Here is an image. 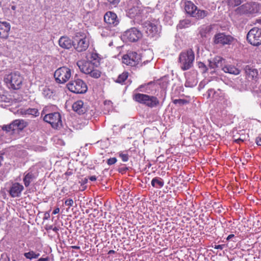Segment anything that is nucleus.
<instances>
[{
  "mask_svg": "<svg viewBox=\"0 0 261 261\" xmlns=\"http://www.w3.org/2000/svg\"><path fill=\"white\" fill-rule=\"evenodd\" d=\"M187 102L186 100L181 99H175L173 101L174 104H179V105H183L186 103Z\"/></svg>",
  "mask_w": 261,
  "mask_h": 261,
  "instance_id": "obj_39",
  "label": "nucleus"
},
{
  "mask_svg": "<svg viewBox=\"0 0 261 261\" xmlns=\"http://www.w3.org/2000/svg\"><path fill=\"white\" fill-rule=\"evenodd\" d=\"M37 261H50L48 257L40 258Z\"/></svg>",
  "mask_w": 261,
  "mask_h": 261,
  "instance_id": "obj_50",
  "label": "nucleus"
},
{
  "mask_svg": "<svg viewBox=\"0 0 261 261\" xmlns=\"http://www.w3.org/2000/svg\"><path fill=\"white\" fill-rule=\"evenodd\" d=\"M222 70L226 73L230 74L238 75L240 73V70L234 66L231 65H226L224 66Z\"/></svg>",
  "mask_w": 261,
  "mask_h": 261,
  "instance_id": "obj_25",
  "label": "nucleus"
},
{
  "mask_svg": "<svg viewBox=\"0 0 261 261\" xmlns=\"http://www.w3.org/2000/svg\"><path fill=\"white\" fill-rule=\"evenodd\" d=\"M198 67L199 68L201 69V72H205L207 70V68L206 66L202 62H199L198 63Z\"/></svg>",
  "mask_w": 261,
  "mask_h": 261,
  "instance_id": "obj_40",
  "label": "nucleus"
},
{
  "mask_svg": "<svg viewBox=\"0 0 261 261\" xmlns=\"http://www.w3.org/2000/svg\"><path fill=\"white\" fill-rule=\"evenodd\" d=\"M46 108H45L44 109H43L42 112V115L43 114H45V111H46Z\"/></svg>",
  "mask_w": 261,
  "mask_h": 261,
  "instance_id": "obj_54",
  "label": "nucleus"
},
{
  "mask_svg": "<svg viewBox=\"0 0 261 261\" xmlns=\"http://www.w3.org/2000/svg\"><path fill=\"white\" fill-rule=\"evenodd\" d=\"M59 45L63 48L69 49L73 44L72 41L69 37L62 36L59 40Z\"/></svg>",
  "mask_w": 261,
  "mask_h": 261,
  "instance_id": "obj_20",
  "label": "nucleus"
},
{
  "mask_svg": "<svg viewBox=\"0 0 261 261\" xmlns=\"http://www.w3.org/2000/svg\"><path fill=\"white\" fill-rule=\"evenodd\" d=\"M159 103L158 98L153 96H148L147 98L146 105L149 107L153 108L157 106Z\"/></svg>",
  "mask_w": 261,
  "mask_h": 261,
  "instance_id": "obj_27",
  "label": "nucleus"
},
{
  "mask_svg": "<svg viewBox=\"0 0 261 261\" xmlns=\"http://www.w3.org/2000/svg\"><path fill=\"white\" fill-rule=\"evenodd\" d=\"M224 245H218L214 246V248L216 249L222 250L224 248Z\"/></svg>",
  "mask_w": 261,
  "mask_h": 261,
  "instance_id": "obj_46",
  "label": "nucleus"
},
{
  "mask_svg": "<svg viewBox=\"0 0 261 261\" xmlns=\"http://www.w3.org/2000/svg\"><path fill=\"white\" fill-rule=\"evenodd\" d=\"M72 248H75V249H78V248H79V247H77V246H72Z\"/></svg>",
  "mask_w": 261,
  "mask_h": 261,
  "instance_id": "obj_58",
  "label": "nucleus"
},
{
  "mask_svg": "<svg viewBox=\"0 0 261 261\" xmlns=\"http://www.w3.org/2000/svg\"><path fill=\"white\" fill-rule=\"evenodd\" d=\"M259 5L255 2H248L237 8L236 12L242 14H254L259 12Z\"/></svg>",
  "mask_w": 261,
  "mask_h": 261,
  "instance_id": "obj_6",
  "label": "nucleus"
},
{
  "mask_svg": "<svg viewBox=\"0 0 261 261\" xmlns=\"http://www.w3.org/2000/svg\"><path fill=\"white\" fill-rule=\"evenodd\" d=\"M10 9L14 11V13H15V10L16 9V6L15 5H11L10 6Z\"/></svg>",
  "mask_w": 261,
  "mask_h": 261,
  "instance_id": "obj_47",
  "label": "nucleus"
},
{
  "mask_svg": "<svg viewBox=\"0 0 261 261\" xmlns=\"http://www.w3.org/2000/svg\"><path fill=\"white\" fill-rule=\"evenodd\" d=\"M122 60L123 64L130 66H135L139 63L140 57L136 53L130 52L124 55Z\"/></svg>",
  "mask_w": 261,
  "mask_h": 261,
  "instance_id": "obj_13",
  "label": "nucleus"
},
{
  "mask_svg": "<svg viewBox=\"0 0 261 261\" xmlns=\"http://www.w3.org/2000/svg\"><path fill=\"white\" fill-rule=\"evenodd\" d=\"M22 115L27 116L32 115L34 117H37L39 115V112L38 109L35 108H29L27 109L23 110L21 111Z\"/></svg>",
  "mask_w": 261,
  "mask_h": 261,
  "instance_id": "obj_26",
  "label": "nucleus"
},
{
  "mask_svg": "<svg viewBox=\"0 0 261 261\" xmlns=\"http://www.w3.org/2000/svg\"><path fill=\"white\" fill-rule=\"evenodd\" d=\"M43 120L45 122L49 123L52 127L56 129H59L62 126L61 116L58 112L45 114L43 117Z\"/></svg>",
  "mask_w": 261,
  "mask_h": 261,
  "instance_id": "obj_9",
  "label": "nucleus"
},
{
  "mask_svg": "<svg viewBox=\"0 0 261 261\" xmlns=\"http://www.w3.org/2000/svg\"><path fill=\"white\" fill-rule=\"evenodd\" d=\"M10 30V24L6 21H0V37L6 38Z\"/></svg>",
  "mask_w": 261,
  "mask_h": 261,
  "instance_id": "obj_18",
  "label": "nucleus"
},
{
  "mask_svg": "<svg viewBox=\"0 0 261 261\" xmlns=\"http://www.w3.org/2000/svg\"><path fill=\"white\" fill-rule=\"evenodd\" d=\"M6 99L7 97L5 95L0 94V101L6 102L7 101Z\"/></svg>",
  "mask_w": 261,
  "mask_h": 261,
  "instance_id": "obj_45",
  "label": "nucleus"
},
{
  "mask_svg": "<svg viewBox=\"0 0 261 261\" xmlns=\"http://www.w3.org/2000/svg\"><path fill=\"white\" fill-rule=\"evenodd\" d=\"M2 140L3 141H4L6 142H9V141L10 140V139H9V140H8V141H7V140H5V139H3V138H2Z\"/></svg>",
  "mask_w": 261,
  "mask_h": 261,
  "instance_id": "obj_56",
  "label": "nucleus"
},
{
  "mask_svg": "<svg viewBox=\"0 0 261 261\" xmlns=\"http://www.w3.org/2000/svg\"><path fill=\"white\" fill-rule=\"evenodd\" d=\"M71 76V70L66 66L58 68L54 73V77L56 82L60 84L65 83Z\"/></svg>",
  "mask_w": 261,
  "mask_h": 261,
  "instance_id": "obj_7",
  "label": "nucleus"
},
{
  "mask_svg": "<svg viewBox=\"0 0 261 261\" xmlns=\"http://www.w3.org/2000/svg\"><path fill=\"white\" fill-rule=\"evenodd\" d=\"M256 143L258 145L261 146V137L256 138Z\"/></svg>",
  "mask_w": 261,
  "mask_h": 261,
  "instance_id": "obj_48",
  "label": "nucleus"
},
{
  "mask_svg": "<svg viewBox=\"0 0 261 261\" xmlns=\"http://www.w3.org/2000/svg\"><path fill=\"white\" fill-rule=\"evenodd\" d=\"M58 230H59V229H58V228H57V227H54V228L53 229V230L54 231H55V232H57V231H58Z\"/></svg>",
  "mask_w": 261,
  "mask_h": 261,
  "instance_id": "obj_53",
  "label": "nucleus"
},
{
  "mask_svg": "<svg viewBox=\"0 0 261 261\" xmlns=\"http://www.w3.org/2000/svg\"><path fill=\"white\" fill-rule=\"evenodd\" d=\"M36 178V175L32 171L29 170L24 173L23 178L24 185L26 187H28L30 183Z\"/></svg>",
  "mask_w": 261,
  "mask_h": 261,
  "instance_id": "obj_22",
  "label": "nucleus"
},
{
  "mask_svg": "<svg viewBox=\"0 0 261 261\" xmlns=\"http://www.w3.org/2000/svg\"><path fill=\"white\" fill-rule=\"evenodd\" d=\"M80 70L90 76L97 79L100 77L101 72L97 69L94 67V65L91 62L80 60L76 63Z\"/></svg>",
  "mask_w": 261,
  "mask_h": 261,
  "instance_id": "obj_4",
  "label": "nucleus"
},
{
  "mask_svg": "<svg viewBox=\"0 0 261 261\" xmlns=\"http://www.w3.org/2000/svg\"><path fill=\"white\" fill-rule=\"evenodd\" d=\"M112 251H111H111H110V252H110H110H111V253H112Z\"/></svg>",
  "mask_w": 261,
  "mask_h": 261,
  "instance_id": "obj_59",
  "label": "nucleus"
},
{
  "mask_svg": "<svg viewBox=\"0 0 261 261\" xmlns=\"http://www.w3.org/2000/svg\"><path fill=\"white\" fill-rule=\"evenodd\" d=\"M245 70L248 78L253 79L257 77L258 75V71L257 69L251 67L250 66H246L245 68Z\"/></svg>",
  "mask_w": 261,
  "mask_h": 261,
  "instance_id": "obj_24",
  "label": "nucleus"
},
{
  "mask_svg": "<svg viewBox=\"0 0 261 261\" xmlns=\"http://www.w3.org/2000/svg\"><path fill=\"white\" fill-rule=\"evenodd\" d=\"M73 45L77 51H84L89 46V39L86 34L77 33L74 37Z\"/></svg>",
  "mask_w": 261,
  "mask_h": 261,
  "instance_id": "obj_5",
  "label": "nucleus"
},
{
  "mask_svg": "<svg viewBox=\"0 0 261 261\" xmlns=\"http://www.w3.org/2000/svg\"><path fill=\"white\" fill-rule=\"evenodd\" d=\"M241 141L242 142L243 140H241V139H237V140H236V142H237V143H240V142H241Z\"/></svg>",
  "mask_w": 261,
  "mask_h": 261,
  "instance_id": "obj_55",
  "label": "nucleus"
},
{
  "mask_svg": "<svg viewBox=\"0 0 261 261\" xmlns=\"http://www.w3.org/2000/svg\"><path fill=\"white\" fill-rule=\"evenodd\" d=\"M190 24V21L189 20H183L180 21L178 24L179 28L188 27Z\"/></svg>",
  "mask_w": 261,
  "mask_h": 261,
  "instance_id": "obj_37",
  "label": "nucleus"
},
{
  "mask_svg": "<svg viewBox=\"0 0 261 261\" xmlns=\"http://www.w3.org/2000/svg\"><path fill=\"white\" fill-rule=\"evenodd\" d=\"M117 162V159L115 158H110L107 161V163L109 165L114 164Z\"/></svg>",
  "mask_w": 261,
  "mask_h": 261,
  "instance_id": "obj_43",
  "label": "nucleus"
},
{
  "mask_svg": "<svg viewBox=\"0 0 261 261\" xmlns=\"http://www.w3.org/2000/svg\"><path fill=\"white\" fill-rule=\"evenodd\" d=\"M141 7L139 5H135L129 8L127 12V15L130 18H135L141 13Z\"/></svg>",
  "mask_w": 261,
  "mask_h": 261,
  "instance_id": "obj_21",
  "label": "nucleus"
},
{
  "mask_svg": "<svg viewBox=\"0 0 261 261\" xmlns=\"http://www.w3.org/2000/svg\"><path fill=\"white\" fill-rule=\"evenodd\" d=\"M40 255L39 252H35L33 250H30L28 252H25L24 253V256L30 260H32L33 259H36L38 258V257Z\"/></svg>",
  "mask_w": 261,
  "mask_h": 261,
  "instance_id": "obj_31",
  "label": "nucleus"
},
{
  "mask_svg": "<svg viewBox=\"0 0 261 261\" xmlns=\"http://www.w3.org/2000/svg\"><path fill=\"white\" fill-rule=\"evenodd\" d=\"M23 189V186L21 184L18 182H14L11 185L9 193L13 198L18 197L21 195Z\"/></svg>",
  "mask_w": 261,
  "mask_h": 261,
  "instance_id": "obj_16",
  "label": "nucleus"
},
{
  "mask_svg": "<svg viewBox=\"0 0 261 261\" xmlns=\"http://www.w3.org/2000/svg\"><path fill=\"white\" fill-rule=\"evenodd\" d=\"M147 86L141 85L137 90L141 92H147Z\"/></svg>",
  "mask_w": 261,
  "mask_h": 261,
  "instance_id": "obj_42",
  "label": "nucleus"
},
{
  "mask_svg": "<svg viewBox=\"0 0 261 261\" xmlns=\"http://www.w3.org/2000/svg\"><path fill=\"white\" fill-rule=\"evenodd\" d=\"M89 179L91 181H95L96 180V177L95 176H91L89 177Z\"/></svg>",
  "mask_w": 261,
  "mask_h": 261,
  "instance_id": "obj_51",
  "label": "nucleus"
},
{
  "mask_svg": "<svg viewBox=\"0 0 261 261\" xmlns=\"http://www.w3.org/2000/svg\"><path fill=\"white\" fill-rule=\"evenodd\" d=\"M185 9L187 14L192 16L195 15L194 13L197 10V7L191 1L185 3Z\"/></svg>",
  "mask_w": 261,
  "mask_h": 261,
  "instance_id": "obj_23",
  "label": "nucleus"
},
{
  "mask_svg": "<svg viewBox=\"0 0 261 261\" xmlns=\"http://www.w3.org/2000/svg\"><path fill=\"white\" fill-rule=\"evenodd\" d=\"M206 95L207 98L212 99L214 100L221 101L225 99V94L220 89L215 91L213 89H210L207 90Z\"/></svg>",
  "mask_w": 261,
  "mask_h": 261,
  "instance_id": "obj_14",
  "label": "nucleus"
},
{
  "mask_svg": "<svg viewBox=\"0 0 261 261\" xmlns=\"http://www.w3.org/2000/svg\"><path fill=\"white\" fill-rule=\"evenodd\" d=\"M234 237V234H229V235L227 237V238L226 240H227V241H229V240H230V239H231L232 238H233Z\"/></svg>",
  "mask_w": 261,
  "mask_h": 261,
  "instance_id": "obj_52",
  "label": "nucleus"
},
{
  "mask_svg": "<svg viewBox=\"0 0 261 261\" xmlns=\"http://www.w3.org/2000/svg\"><path fill=\"white\" fill-rule=\"evenodd\" d=\"M143 25L146 33L150 37H155L160 33V29L155 20L146 21Z\"/></svg>",
  "mask_w": 261,
  "mask_h": 261,
  "instance_id": "obj_11",
  "label": "nucleus"
},
{
  "mask_svg": "<svg viewBox=\"0 0 261 261\" xmlns=\"http://www.w3.org/2000/svg\"><path fill=\"white\" fill-rule=\"evenodd\" d=\"M27 125V122L24 120L16 119L9 125L0 126V138L4 136H11L15 133H18L25 128Z\"/></svg>",
  "mask_w": 261,
  "mask_h": 261,
  "instance_id": "obj_1",
  "label": "nucleus"
},
{
  "mask_svg": "<svg viewBox=\"0 0 261 261\" xmlns=\"http://www.w3.org/2000/svg\"><path fill=\"white\" fill-rule=\"evenodd\" d=\"M4 81L9 89H19L22 85L23 77L19 72H14L6 74Z\"/></svg>",
  "mask_w": 261,
  "mask_h": 261,
  "instance_id": "obj_2",
  "label": "nucleus"
},
{
  "mask_svg": "<svg viewBox=\"0 0 261 261\" xmlns=\"http://www.w3.org/2000/svg\"><path fill=\"white\" fill-rule=\"evenodd\" d=\"M74 203L73 200L72 199L69 198L65 201V204L66 206L69 207H71L73 206Z\"/></svg>",
  "mask_w": 261,
  "mask_h": 261,
  "instance_id": "obj_41",
  "label": "nucleus"
},
{
  "mask_svg": "<svg viewBox=\"0 0 261 261\" xmlns=\"http://www.w3.org/2000/svg\"><path fill=\"white\" fill-rule=\"evenodd\" d=\"M120 0H108V1L112 5L116 6L120 2Z\"/></svg>",
  "mask_w": 261,
  "mask_h": 261,
  "instance_id": "obj_44",
  "label": "nucleus"
},
{
  "mask_svg": "<svg viewBox=\"0 0 261 261\" xmlns=\"http://www.w3.org/2000/svg\"><path fill=\"white\" fill-rule=\"evenodd\" d=\"M104 20L106 23L113 27L117 25L119 22L117 15L111 11L107 12L105 14Z\"/></svg>",
  "mask_w": 261,
  "mask_h": 261,
  "instance_id": "obj_17",
  "label": "nucleus"
},
{
  "mask_svg": "<svg viewBox=\"0 0 261 261\" xmlns=\"http://www.w3.org/2000/svg\"><path fill=\"white\" fill-rule=\"evenodd\" d=\"M233 39L230 35H225L224 33H218L215 35L214 41L215 44L225 45L230 44Z\"/></svg>",
  "mask_w": 261,
  "mask_h": 261,
  "instance_id": "obj_15",
  "label": "nucleus"
},
{
  "mask_svg": "<svg viewBox=\"0 0 261 261\" xmlns=\"http://www.w3.org/2000/svg\"><path fill=\"white\" fill-rule=\"evenodd\" d=\"M194 13L195 15H193V17L198 19L203 18L209 14L208 11H207L197 9Z\"/></svg>",
  "mask_w": 261,
  "mask_h": 261,
  "instance_id": "obj_32",
  "label": "nucleus"
},
{
  "mask_svg": "<svg viewBox=\"0 0 261 261\" xmlns=\"http://www.w3.org/2000/svg\"><path fill=\"white\" fill-rule=\"evenodd\" d=\"M67 87L69 90L75 93H84L87 91V86L86 83L82 80L74 79L71 81Z\"/></svg>",
  "mask_w": 261,
  "mask_h": 261,
  "instance_id": "obj_8",
  "label": "nucleus"
},
{
  "mask_svg": "<svg viewBox=\"0 0 261 261\" xmlns=\"http://www.w3.org/2000/svg\"><path fill=\"white\" fill-rule=\"evenodd\" d=\"M127 77L128 73L124 72L118 76V78L115 81V82L118 83H122L126 80Z\"/></svg>",
  "mask_w": 261,
  "mask_h": 261,
  "instance_id": "obj_35",
  "label": "nucleus"
},
{
  "mask_svg": "<svg viewBox=\"0 0 261 261\" xmlns=\"http://www.w3.org/2000/svg\"><path fill=\"white\" fill-rule=\"evenodd\" d=\"M119 156L123 162H127L128 160V155L127 153H124L123 152H120L119 153Z\"/></svg>",
  "mask_w": 261,
  "mask_h": 261,
  "instance_id": "obj_38",
  "label": "nucleus"
},
{
  "mask_svg": "<svg viewBox=\"0 0 261 261\" xmlns=\"http://www.w3.org/2000/svg\"><path fill=\"white\" fill-rule=\"evenodd\" d=\"M59 212H60V208H59V207H57V208H56L54 210V211L53 212V214L54 215H56V214H57L59 213Z\"/></svg>",
  "mask_w": 261,
  "mask_h": 261,
  "instance_id": "obj_49",
  "label": "nucleus"
},
{
  "mask_svg": "<svg viewBox=\"0 0 261 261\" xmlns=\"http://www.w3.org/2000/svg\"><path fill=\"white\" fill-rule=\"evenodd\" d=\"M247 39L249 43L254 46L261 44V29L254 27L251 29L247 34Z\"/></svg>",
  "mask_w": 261,
  "mask_h": 261,
  "instance_id": "obj_10",
  "label": "nucleus"
},
{
  "mask_svg": "<svg viewBox=\"0 0 261 261\" xmlns=\"http://www.w3.org/2000/svg\"><path fill=\"white\" fill-rule=\"evenodd\" d=\"M152 187L160 189L164 185V180L160 177H156L153 178L151 182Z\"/></svg>",
  "mask_w": 261,
  "mask_h": 261,
  "instance_id": "obj_29",
  "label": "nucleus"
},
{
  "mask_svg": "<svg viewBox=\"0 0 261 261\" xmlns=\"http://www.w3.org/2000/svg\"><path fill=\"white\" fill-rule=\"evenodd\" d=\"M243 0H227L228 5L230 7H234L240 5Z\"/></svg>",
  "mask_w": 261,
  "mask_h": 261,
  "instance_id": "obj_36",
  "label": "nucleus"
},
{
  "mask_svg": "<svg viewBox=\"0 0 261 261\" xmlns=\"http://www.w3.org/2000/svg\"><path fill=\"white\" fill-rule=\"evenodd\" d=\"M73 110L79 114H83L87 111V108L84 106V102L82 100H78L73 103L72 105Z\"/></svg>",
  "mask_w": 261,
  "mask_h": 261,
  "instance_id": "obj_19",
  "label": "nucleus"
},
{
  "mask_svg": "<svg viewBox=\"0 0 261 261\" xmlns=\"http://www.w3.org/2000/svg\"><path fill=\"white\" fill-rule=\"evenodd\" d=\"M148 95L137 93L134 95V99L137 102L146 105Z\"/></svg>",
  "mask_w": 261,
  "mask_h": 261,
  "instance_id": "obj_28",
  "label": "nucleus"
},
{
  "mask_svg": "<svg viewBox=\"0 0 261 261\" xmlns=\"http://www.w3.org/2000/svg\"><path fill=\"white\" fill-rule=\"evenodd\" d=\"M112 251H111H111H110V252H110H110H111V253H112Z\"/></svg>",
  "mask_w": 261,
  "mask_h": 261,
  "instance_id": "obj_60",
  "label": "nucleus"
},
{
  "mask_svg": "<svg viewBox=\"0 0 261 261\" xmlns=\"http://www.w3.org/2000/svg\"><path fill=\"white\" fill-rule=\"evenodd\" d=\"M41 90L43 95L45 98H50L53 95V91L46 86L43 87Z\"/></svg>",
  "mask_w": 261,
  "mask_h": 261,
  "instance_id": "obj_34",
  "label": "nucleus"
},
{
  "mask_svg": "<svg viewBox=\"0 0 261 261\" xmlns=\"http://www.w3.org/2000/svg\"><path fill=\"white\" fill-rule=\"evenodd\" d=\"M142 33L137 28H132L126 31L123 35L124 39L130 42H136L142 37Z\"/></svg>",
  "mask_w": 261,
  "mask_h": 261,
  "instance_id": "obj_12",
  "label": "nucleus"
},
{
  "mask_svg": "<svg viewBox=\"0 0 261 261\" xmlns=\"http://www.w3.org/2000/svg\"><path fill=\"white\" fill-rule=\"evenodd\" d=\"M185 86L190 87V86H189L188 83L187 82H186L185 83Z\"/></svg>",
  "mask_w": 261,
  "mask_h": 261,
  "instance_id": "obj_57",
  "label": "nucleus"
},
{
  "mask_svg": "<svg viewBox=\"0 0 261 261\" xmlns=\"http://www.w3.org/2000/svg\"><path fill=\"white\" fill-rule=\"evenodd\" d=\"M100 60V58L99 55L95 53H92L91 54L90 61L89 62H91L92 63L93 65H97L98 64Z\"/></svg>",
  "mask_w": 261,
  "mask_h": 261,
  "instance_id": "obj_33",
  "label": "nucleus"
},
{
  "mask_svg": "<svg viewBox=\"0 0 261 261\" xmlns=\"http://www.w3.org/2000/svg\"><path fill=\"white\" fill-rule=\"evenodd\" d=\"M194 59V53L191 49L181 52L178 58L181 69L182 70H187L190 69L193 65Z\"/></svg>",
  "mask_w": 261,
  "mask_h": 261,
  "instance_id": "obj_3",
  "label": "nucleus"
},
{
  "mask_svg": "<svg viewBox=\"0 0 261 261\" xmlns=\"http://www.w3.org/2000/svg\"><path fill=\"white\" fill-rule=\"evenodd\" d=\"M222 61V58L220 57H216L212 60L209 61V66L211 68L215 69L218 67L219 65Z\"/></svg>",
  "mask_w": 261,
  "mask_h": 261,
  "instance_id": "obj_30",
  "label": "nucleus"
}]
</instances>
